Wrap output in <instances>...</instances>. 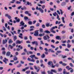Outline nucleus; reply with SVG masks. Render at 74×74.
Segmentation results:
<instances>
[{"mask_svg": "<svg viewBox=\"0 0 74 74\" xmlns=\"http://www.w3.org/2000/svg\"><path fill=\"white\" fill-rule=\"evenodd\" d=\"M53 72L55 73H57L56 71L54 69H52L50 71H47V73L48 74H53Z\"/></svg>", "mask_w": 74, "mask_h": 74, "instance_id": "f257e3e1", "label": "nucleus"}, {"mask_svg": "<svg viewBox=\"0 0 74 74\" xmlns=\"http://www.w3.org/2000/svg\"><path fill=\"white\" fill-rule=\"evenodd\" d=\"M58 28V27L57 26H55V27H53L52 28L50 29V32L53 33H56V32L55 31L53 30L55 29V28Z\"/></svg>", "mask_w": 74, "mask_h": 74, "instance_id": "f03ea898", "label": "nucleus"}, {"mask_svg": "<svg viewBox=\"0 0 74 74\" xmlns=\"http://www.w3.org/2000/svg\"><path fill=\"white\" fill-rule=\"evenodd\" d=\"M36 10H39L42 14L44 13V10H43V9H42V8L40 7L38 8V7L36 6Z\"/></svg>", "mask_w": 74, "mask_h": 74, "instance_id": "7ed1b4c3", "label": "nucleus"}, {"mask_svg": "<svg viewBox=\"0 0 74 74\" xmlns=\"http://www.w3.org/2000/svg\"><path fill=\"white\" fill-rule=\"evenodd\" d=\"M34 67L35 70H36V72L37 73H38V72H39V71H40V68L39 67H37V66L36 65L34 66Z\"/></svg>", "mask_w": 74, "mask_h": 74, "instance_id": "20e7f679", "label": "nucleus"}, {"mask_svg": "<svg viewBox=\"0 0 74 74\" xmlns=\"http://www.w3.org/2000/svg\"><path fill=\"white\" fill-rule=\"evenodd\" d=\"M9 39V38H7V39H5V41L4 40H3V44H6V43H7V40Z\"/></svg>", "mask_w": 74, "mask_h": 74, "instance_id": "39448f33", "label": "nucleus"}, {"mask_svg": "<svg viewBox=\"0 0 74 74\" xmlns=\"http://www.w3.org/2000/svg\"><path fill=\"white\" fill-rule=\"evenodd\" d=\"M38 30L36 31L34 34V36H38Z\"/></svg>", "mask_w": 74, "mask_h": 74, "instance_id": "423d86ee", "label": "nucleus"}, {"mask_svg": "<svg viewBox=\"0 0 74 74\" xmlns=\"http://www.w3.org/2000/svg\"><path fill=\"white\" fill-rule=\"evenodd\" d=\"M20 25H19L20 26H24L25 25V23L23 22V21H22L20 23Z\"/></svg>", "mask_w": 74, "mask_h": 74, "instance_id": "0eeeda50", "label": "nucleus"}, {"mask_svg": "<svg viewBox=\"0 0 74 74\" xmlns=\"http://www.w3.org/2000/svg\"><path fill=\"white\" fill-rule=\"evenodd\" d=\"M5 16L6 17H8V19H11V16L10 15H9L8 14H5Z\"/></svg>", "mask_w": 74, "mask_h": 74, "instance_id": "6e6552de", "label": "nucleus"}, {"mask_svg": "<svg viewBox=\"0 0 74 74\" xmlns=\"http://www.w3.org/2000/svg\"><path fill=\"white\" fill-rule=\"evenodd\" d=\"M32 43L33 45H34V44H35L36 45H38V42L36 41H33L32 42Z\"/></svg>", "mask_w": 74, "mask_h": 74, "instance_id": "1a4fd4ad", "label": "nucleus"}, {"mask_svg": "<svg viewBox=\"0 0 74 74\" xmlns=\"http://www.w3.org/2000/svg\"><path fill=\"white\" fill-rule=\"evenodd\" d=\"M11 54V52L8 51L7 52L6 54V56H10V55Z\"/></svg>", "mask_w": 74, "mask_h": 74, "instance_id": "9d476101", "label": "nucleus"}, {"mask_svg": "<svg viewBox=\"0 0 74 74\" xmlns=\"http://www.w3.org/2000/svg\"><path fill=\"white\" fill-rule=\"evenodd\" d=\"M66 3L64 2L62 3L61 5L62 6H64V5H66Z\"/></svg>", "mask_w": 74, "mask_h": 74, "instance_id": "9b49d317", "label": "nucleus"}, {"mask_svg": "<svg viewBox=\"0 0 74 74\" xmlns=\"http://www.w3.org/2000/svg\"><path fill=\"white\" fill-rule=\"evenodd\" d=\"M47 64L48 65H51V64L52 65V64H53V62L51 61H49L48 62Z\"/></svg>", "mask_w": 74, "mask_h": 74, "instance_id": "f8f14e48", "label": "nucleus"}, {"mask_svg": "<svg viewBox=\"0 0 74 74\" xmlns=\"http://www.w3.org/2000/svg\"><path fill=\"white\" fill-rule=\"evenodd\" d=\"M27 55H29V54H30L31 55H32L33 54V53L32 52V51H29V52H27Z\"/></svg>", "mask_w": 74, "mask_h": 74, "instance_id": "ddd939ff", "label": "nucleus"}, {"mask_svg": "<svg viewBox=\"0 0 74 74\" xmlns=\"http://www.w3.org/2000/svg\"><path fill=\"white\" fill-rule=\"evenodd\" d=\"M47 41L48 42H49L50 41V39H49V38H50V37L48 35L47 36Z\"/></svg>", "mask_w": 74, "mask_h": 74, "instance_id": "4468645a", "label": "nucleus"}, {"mask_svg": "<svg viewBox=\"0 0 74 74\" xmlns=\"http://www.w3.org/2000/svg\"><path fill=\"white\" fill-rule=\"evenodd\" d=\"M12 42H13V41H12V40L11 39H10L8 41V43L10 44H12Z\"/></svg>", "mask_w": 74, "mask_h": 74, "instance_id": "2eb2a0df", "label": "nucleus"}, {"mask_svg": "<svg viewBox=\"0 0 74 74\" xmlns=\"http://www.w3.org/2000/svg\"><path fill=\"white\" fill-rule=\"evenodd\" d=\"M45 34H44V33H43L42 34H39V36H40V37H42V36H44Z\"/></svg>", "mask_w": 74, "mask_h": 74, "instance_id": "dca6fc26", "label": "nucleus"}, {"mask_svg": "<svg viewBox=\"0 0 74 74\" xmlns=\"http://www.w3.org/2000/svg\"><path fill=\"white\" fill-rule=\"evenodd\" d=\"M29 57L30 58H31L32 59H33L35 57V55H31Z\"/></svg>", "mask_w": 74, "mask_h": 74, "instance_id": "f3484780", "label": "nucleus"}, {"mask_svg": "<svg viewBox=\"0 0 74 74\" xmlns=\"http://www.w3.org/2000/svg\"><path fill=\"white\" fill-rule=\"evenodd\" d=\"M56 38L57 40H59V39H61L60 38V36H57L56 37Z\"/></svg>", "mask_w": 74, "mask_h": 74, "instance_id": "a211bd4d", "label": "nucleus"}, {"mask_svg": "<svg viewBox=\"0 0 74 74\" xmlns=\"http://www.w3.org/2000/svg\"><path fill=\"white\" fill-rule=\"evenodd\" d=\"M62 22L65 23V21H64V17H62Z\"/></svg>", "mask_w": 74, "mask_h": 74, "instance_id": "6ab92c4d", "label": "nucleus"}, {"mask_svg": "<svg viewBox=\"0 0 74 74\" xmlns=\"http://www.w3.org/2000/svg\"><path fill=\"white\" fill-rule=\"evenodd\" d=\"M44 32L45 33H49V34H51V32H50L48 30H46L44 31Z\"/></svg>", "mask_w": 74, "mask_h": 74, "instance_id": "aec40b11", "label": "nucleus"}, {"mask_svg": "<svg viewBox=\"0 0 74 74\" xmlns=\"http://www.w3.org/2000/svg\"><path fill=\"white\" fill-rule=\"evenodd\" d=\"M28 23L29 25H32V21H29L28 22Z\"/></svg>", "mask_w": 74, "mask_h": 74, "instance_id": "412c9836", "label": "nucleus"}, {"mask_svg": "<svg viewBox=\"0 0 74 74\" xmlns=\"http://www.w3.org/2000/svg\"><path fill=\"white\" fill-rule=\"evenodd\" d=\"M13 38L14 40L15 41L16 40V39H17V37H16V36H15Z\"/></svg>", "mask_w": 74, "mask_h": 74, "instance_id": "4be33fe9", "label": "nucleus"}, {"mask_svg": "<svg viewBox=\"0 0 74 74\" xmlns=\"http://www.w3.org/2000/svg\"><path fill=\"white\" fill-rule=\"evenodd\" d=\"M67 47L69 48H70V47H71V45H70L68 43L67 45Z\"/></svg>", "mask_w": 74, "mask_h": 74, "instance_id": "5701e85b", "label": "nucleus"}, {"mask_svg": "<svg viewBox=\"0 0 74 74\" xmlns=\"http://www.w3.org/2000/svg\"><path fill=\"white\" fill-rule=\"evenodd\" d=\"M9 48H10L12 49V48H13V46H11V45H9Z\"/></svg>", "mask_w": 74, "mask_h": 74, "instance_id": "b1692460", "label": "nucleus"}, {"mask_svg": "<svg viewBox=\"0 0 74 74\" xmlns=\"http://www.w3.org/2000/svg\"><path fill=\"white\" fill-rule=\"evenodd\" d=\"M39 29H40L39 31L40 33H42V32H43V29L40 28Z\"/></svg>", "mask_w": 74, "mask_h": 74, "instance_id": "393cba45", "label": "nucleus"}, {"mask_svg": "<svg viewBox=\"0 0 74 74\" xmlns=\"http://www.w3.org/2000/svg\"><path fill=\"white\" fill-rule=\"evenodd\" d=\"M43 38L44 40H47V39H48L47 37L46 36H44L43 37Z\"/></svg>", "mask_w": 74, "mask_h": 74, "instance_id": "a878e982", "label": "nucleus"}, {"mask_svg": "<svg viewBox=\"0 0 74 74\" xmlns=\"http://www.w3.org/2000/svg\"><path fill=\"white\" fill-rule=\"evenodd\" d=\"M60 13H61L62 15H63V14L64 12H63V11H62V10L61 9H60Z\"/></svg>", "mask_w": 74, "mask_h": 74, "instance_id": "bb28decb", "label": "nucleus"}, {"mask_svg": "<svg viewBox=\"0 0 74 74\" xmlns=\"http://www.w3.org/2000/svg\"><path fill=\"white\" fill-rule=\"evenodd\" d=\"M45 56V54H43L42 56H41V58H44Z\"/></svg>", "mask_w": 74, "mask_h": 74, "instance_id": "cd10ccee", "label": "nucleus"}, {"mask_svg": "<svg viewBox=\"0 0 74 74\" xmlns=\"http://www.w3.org/2000/svg\"><path fill=\"white\" fill-rule=\"evenodd\" d=\"M13 60L14 61H16V60H18V58L16 57H15L13 59Z\"/></svg>", "mask_w": 74, "mask_h": 74, "instance_id": "c85d7f7f", "label": "nucleus"}, {"mask_svg": "<svg viewBox=\"0 0 74 74\" xmlns=\"http://www.w3.org/2000/svg\"><path fill=\"white\" fill-rule=\"evenodd\" d=\"M49 51H51V52H53V53H54L55 51H53V50H51V49H49Z\"/></svg>", "mask_w": 74, "mask_h": 74, "instance_id": "c756f323", "label": "nucleus"}, {"mask_svg": "<svg viewBox=\"0 0 74 74\" xmlns=\"http://www.w3.org/2000/svg\"><path fill=\"white\" fill-rule=\"evenodd\" d=\"M16 43V44H21V41L19 40H17Z\"/></svg>", "mask_w": 74, "mask_h": 74, "instance_id": "7c9ffc66", "label": "nucleus"}, {"mask_svg": "<svg viewBox=\"0 0 74 74\" xmlns=\"http://www.w3.org/2000/svg\"><path fill=\"white\" fill-rule=\"evenodd\" d=\"M44 43L43 42V41L42 40L40 41V45H44Z\"/></svg>", "mask_w": 74, "mask_h": 74, "instance_id": "2f4dec72", "label": "nucleus"}, {"mask_svg": "<svg viewBox=\"0 0 74 74\" xmlns=\"http://www.w3.org/2000/svg\"><path fill=\"white\" fill-rule=\"evenodd\" d=\"M62 58L64 59V58H67V56L62 55Z\"/></svg>", "mask_w": 74, "mask_h": 74, "instance_id": "473e14b6", "label": "nucleus"}, {"mask_svg": "<svg viewBox=\"0 0 74 74\" xmlns=\"http://www.w3.org/2000/svg\"><path fill=\"white\" fill-rule=\"evenodd\" d=\"M57 14V13H56V12H55L54 13H53V15L54 16H56Z\"/></svg>", "mask_w": 74, "mask_h": 74, "instance_id": "72a5a7b5", "label": "nucleus"}, {"mask_svg": "<svg viewBox=\"0 0 74 74\" xmlns=\"http://www.w3.org/2000/svg\"><path fill=\"white\" fill-rule=\"evenodd\" d=\"M62 65L64 66H67V64L63 63V64H62Z\"/></svg>", "mask_w": 74, "mask_h": 74, "instance_id": "f704fd0d", "label": "nucleus"}, {"mask_svg": "<svg viewBox=\"0 0 74 74\" xmlns=\"http://www.w3.org/2000/svg\"><path fill=\"white\" fill-rule=\"evenodd\" d=\"M69 65H70V66L72 67H74V66H73V64H72V63H70Z\"/></svg>", "mask_w": 74, "mask_h": 74, "instance_id": "c9c22d12", "label": "nucleus"}, {"mask_svg": "<svg viewBox=\"0 0 74 74\" xmlns=\"http://www.w3.org/2000/svg\"><path fill=\"white\" fill-rule=\"evenodd\" d=\"M42 28H43V29H44V28L45 27V25H44V24H43L42 25Z\"/></svg>", "mask_w": 74, "mask_h": 74, "instance_id": "e433bc0d", "label": "nucleus"}, {"mask_svg": "<svg viewBox=\"0 0 74 74\" xmlns=\"http://www.w3.org/2000/svg\"><path fill=\"white\" fill-rule=\"evenodd\" d=\"M55 66H56L57 67H59V64L58 63H56V64Z\"/></svg>", "mask_w": 74, "mask_h": 74, "instance_id": "4c0bfd02", "label": "nucleus"}, {"mask_svg": "<svg viewBox=\"0 0 74 74\" xmlns=\"http://www.w3.org/2000/svg\"><path fill=\"white\" fill-rule=\"evenodd\" d=\"M12 1L10 2V3H14L15 2V0H12Z\"/></svg>", "mask_w": 74, "mask_h": 74, "instance_id": "58836bf2", "label": "nucleus"}, {"mask_svg": "<svg viewBox=\"0 0 74 74\" xmlns=\"http://www.w3.org/2000/svg\"><path fill=\"white\" fill-rule=\"evenodd\" d=\"M24 19H25V20H27L28 19V17L27 16L24 17Z\"/></svg>", "mask_w": 74, "mask_h": 74, "instance_id": "ea45409f", "label": "nucleus"}, {"mask_svg": "<svg viewBox=\"0 0 74 74\" xmlns=\"http://www.w3.org/2000/svg\"><path fill=\"white\" fill-rule=\"evenodd\" d=\"M57 19H58V21H59L60 20V18H59V16L58 15H57Z\"/></svg>", "mask_w": 74, "mask_h": 74, "instance_id": "a19ab883", "label": "nucleus"}, {"mask_svg": "<svg viewBox=\"0 0 74 74\" xmlns=\"http://www.w3.org/2000/svg\"><path fill=\"white\" fill-rule=\"evenodd\" d=\"M25 73L27 74H29V73H30V71H27L25 72Z\"/></svg>", "mask_w": 74, "mask_h": 74, "instance_id": "79ce46f5", "label": "nucleus"}, {"mask_svg": "<svg viewBox=\"0 0 74 74\" xmlns=\"http://www.w3.org/2000/svg\"><path fill=\"white\" fill-rule=\"evenodd\" d=\"M17 22H20V19L18 18L16 20Z\"/></svg>", "mask_w": 74, "mask_h": 74, "instance_id": "37998d69", "label": "nucleus"}, {"mask_svg": "<svg viewBox=\"0 0 74 74\" xmlns=\"http://www.w3.org/2000/svg\"><path fill=\"white\" fill-rule=\"evenodd\" d=\"M3 29L4 31H6V29L5 27H4V26L3 27Z\"/></svg>", "mask_w": 74, "mask_h": 74, "instance_id": "c03bdc74", "label": "nucleus"}, {"mask_svg": "<svg viewBox=\"0 0 74 74\" xmlns=\"http://www.w3.org/2000/svg\"><path fill=\"white\" fill-rule=\"evenodd\" d=\"M16 3V4H21V2H19V1H17Z\"/></svg>", "mask_w": 74, "mask_h": 74, "instance_id": "a18cd8bd", "label": "nucleus"}, {"mask_svg": "<svg viewBox=\"0 0 74 74\" xmlns=\"http://www.w3.org/2000/svg\"><path fill=\"white\" fill-rule=\"evenodd\" d=\"M49 23H48L46 25V27H49Z\"/></svg>", "mask_w": 74, "mask_h": 74, "instance_id": "49530a36", "label": "nucleus"}, {"mask_svg": "<svg viewBox=\"0 0 74 74\" xmlns=\"http://www.w3.org/2000/svg\"><path fill=\"white\" fill-rule=\"evenodd\" d=\"M6 53V52L5 51H3L2 52V53L3 55H5V53Z\"/></svg>", "mask_w": 74, "mask_h": 74, "instance_id": "de8ad7c7", "label": "nucleus"}, {"mask_svg": "<svg viewBox=\"0 0 74 74\" xmlns=\"http://www.w3.org/2000/svg\"><path fill=\"white\" fill-rule=\"evenodd\" d=\"M66 33V31H62L61 32V33L62 34H64Z\"/></svg>", "mask_w": 74, "mask_h": 74, "instance_id": "09e8293b", "label": "nucleus"}, {"mask_svg": "<svg viewBox=\"0 0 74 74\" xmlns=\"http://www.w3.org/2000/svg\"><path fill=\"white\" fill-rule=\"evenodd\" d=\"M51 47L52 48H55L56 47L53 45H51Z\"/></svg>", "mask_w": 74, "mask_h": 74, "instance_id": "8fccbe9b", "label": "nucleus"}, {"mask_svg": "<svg viewBox=\"0 0 74 74\" xmlns=\"http://www.w3.org/2000/svg\"><path fill=\"white\" fill-rule=\"evenodd\" d=\"M21 66H22V64H20L19 65L17 66V67L19 68L21 67Z\"/></svg>", "mask_w": 74, "mask_h": 74, "instance_id": "3c124183", "label": "nucleus"}, {"mask_svg": "<svg viewBox=\"0 0 74 74\" xmlns=\"http://www.w3.org/2000/svg\"><path fill=\"white\" fill-rule=\"evenodd\" d=\"M53 64H51V68H55V65L54 66H53Z\"/></svg>", "mask_w": 74, "mask_h": 74, "instance_id": "603ef678", "label": "nucleus"}, {"mask_svg": "<svg viewBox=\"0 0 74 74\" xmlns=\"http://www.w3.org/2000/svg\"><path fill=\"white\" fill-rule=\"evenodd\" d=\"M58 70L59 71H62V68H58Z\"/></svg>", "mask_w": 74, "mask_h": 74, "instance_id": "864d4df0", "label": "nucleus"}, {"mask_svg": "<svg viewBox=\"0 0 74 74\" xmlns=\"http://www.w3.org/2000/svg\"><path fill=\"white\" fill-rule=\"evenodd\" d=\"M29 12L28 11H26L25 12V14H28Z\"/></svg>", "mask_w": 74, "mask_h": 74, "instance_id": "5fc2aeb1", "label": "nucleus"}, {"mask_svg": "<svg viewBox=\"0 0 74 74\" xmlns=\"http://www.w3.org/2000/svg\"><path fill=\"white\" fill-rule=\"evenodd\" d=\"M71 6L68 7V10H70L71 9Z\"/></svg>", "mask_w": 74, "mask_h": 74, "instance_id": "6e6d98bb", "label": "nucleus"}, {"mask_svg": "<svg viewBox=\"0 0 74 74\" xmlns=\"http://www.w3.org/2000/svg\"><path fill=\"white\" fill-rule=\"evenodd\" d=\"M55 41V40H51V42H53V43H54Z\"/></svg>", "mask_w": 74, "mask_h": 74, "instance_id": "4d7b16f0", "label": "nucleus"}, {"mask_svg": "<svg viewBox=\"0 0 74 74\" xmlns=\"http://www.w3.org/2000/svg\"><path fill=\"white\" fill-rule=\"evenodd\" d=\"M45 46H49V44L47 43H45Z\"/></svg>", "mask_w": 74, "mask_h": 74, "instance_id": "13d9d810", "label": "nucleus"}, {"mask_svg": "<svg viewBox=\"0 0 74 74\" xmlns=\"http://www.w3.org/2000/svg\"><path fill=\"white\" fill-rule=\"evenodd\" d=\"M66 69H67L68 70L69 68H70V67L69 66H67L66 67Z\"/></svg>", "mask_w": 74, "mask_h": 74, "instance_id": "bf43d9fd", "label": "nucleus"}, {"mask_svg": "<svg viewBox=\"0 0 74 74\" xmlns=\"http://www.w3.org/2000/svg\"><path fill=\"white\" fill-rule=\"evenodd\" d=\"M69 26H70V27H72V26H73V24H72V23H70Z\"/></svg>", "mask_w": 74, "mask_h": 74, "instance_id": "052dcab7", "label": "nucleus"}, {"mask_svg": "<svg viewBox=\"0 0 74 74\" xmlns=\"http://www.w3.org/2000/svg\"><path fill=\"white\" fill-rule=\"evenodd\" d=\"M57 13L58 14H59V15L60 14V12L59 10H57Z\"/></svg>", "mask_w": 74, "mask_h": 74, "instance_id": "680f3d73", "label": "nucleus"}, {"mask_svg": "<svg viewBox=\"0 0 74 74\" xmlns=\"http://www.w3.org/2000/svg\"><path fill=\"white\" fill-rule=\"evenodd\" d=\"M70 71L71 73H73V72H74V69H72Z\"/></svg>", "mask_w": 74, "mask_h": 74, "instance_id": "e2e57ef3", "label": "nucleus"}, {"mask_svg": "<svg viewBox=\"0 0 74 74\" xmlns=\"http://www.w3.org/2000/svg\"><path fill=\"white\" fill-rule=\"evenodd\" d=\"M22 71H26V69H25V68L23 69L22 70Z\"/></svg>", "mask_w": 74, "mask_h": 74, "instance_id": "0e129e2a", "label": "nucleus"}, {"mask_svg": "<svg viewBox=\"0 0 74 74\" xmlns=\"http://www.w3.org/2000/svg\"><path fill=\"white\" fill-rule=\"evenodd\" d=\"M42 7L43 9H44V8H45V5H43L42 6Z\"/></svg>", "mask_w": 74, "mask_h": 74, "instance_id": "69168bd1", "label": "nucleus"}, {"mask_svg": "<svg viewBox=\"0 0 74 74\" xmlns=\"http://www.w3.org/2000/svg\"><path fill=\"white\" fill-rule=\"evenodd\" d=\"M24 37V40H27V37L25 36Z\"/></svg>", "mask_w": 74, "mask_h": 74, "instance_id": "338daca9", "label": "nucleus"}, {"mask_svg": "<svg viewBox=\"0 0 74 74\" xmlns=\"http://www.w3.org/2000/svg\"><path fill=\"white\" fill-rule=\"evenodd\" d=\"M74 15V12L72 13L71 16H73Z\"/></svg>", "mask_w": 74, "mask_h": 74, "instance_id": "774afa93", "label": "nucleus"}]
</instances>
